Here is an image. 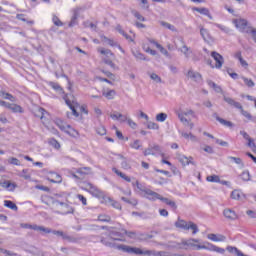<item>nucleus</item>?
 <instances>
[{"instance_id":"4c0bfd02","label":"nucleus","mask_w":256,"mask_h":256,"mask_svg":"<svg viewBox=\"0 0 256 256\" xmlns=\"http://www.w3.org/2000/svg\"><path fill=\"white\" fill-rule=\"evenodd\" d=\"M130 147L131 149H135L136 151H138V149H141L143 145L141 144V140H134L130 143Z\"/></svg>"},{"instance_id":"bf43d9fd","label":"nucleus","mask_w":256,"mask_h":256,"mask_svg":"<svg viewBox=\"0 0 256 256\" xmlns=\"http://www.w3.org/2000/svg\"><path fill=\"white\" fill-rule=\"evenodd\" d=\"M96 133L98 135H106L107 134V130L105 129V126H99L97 129H96Z\"/></svg>"},{"instance_id":"3c124183","label":"nucleus","mask_w":256,"mask_h":256,"mask_svg":"<svg viewBox=\"0 0 256 256\" xmlns=\"http://www.w3.org/2000/svg\"><path fill=\"white\" fill-rule=\"evenodd\" d=\"M8 163L10 165H16L17 167L21 166V161H19V159L15 158V157L9 158Z\"/></svg>"},{"instance_id":"9d476101","label":"nucleus","mask_w":256,"mask_h":256,"mask_svg":"<svg viewBox=\"0 0 256 256\" xmlns=\"http://www.w3.org/2000/svg\"><path fill=\"white\" fill-rule=\"evenodd\" d=\"M207 251H214L215 253H220V255H223L225 253V249L219 247V246H216V245H213L211 243H207V245H205Z\"/></svg>"},{"instance_id":"bb28decb","label":"nucleus","mask_w":256,"mask_h":256,"mask_svg":"<svg viewBox=\"0 0 256 256\" xmlns=\"http://www.w3.org/2000/svg\"><path fill=\"white\" fill-rule=\"evenodd\" d=\"M160 201H162V203H165L166 205H169V207H172V209H177V204L173 200L160 196Z\"/></svg>"},{"instance_id":"338daca9","label":"nucleus","mask_w":256,"mask_h":256,"mask_svg":"<svg viewBox=\"0 0 256 256\" xmlns=\"http://www.w3.org/2000/svg\"><path fill=\"white\" fill-rule=\"evenodd\" d=\"M45 113H47V111H45V109L38 108V115H37V117H40V119L43 120L45 118Z\"/></svg>"},{"instance_id":"2f4dec72","label":"nucleus","mask_w":256,"mask_h":256,"mask_svg":"<svg viewBox=\"0 0 256 256\" xmlns=\"http://www.w3.org/2000/svg\"><path fill=\"white\" fill-rule=\"evenodd\" d=\"M104 41L106 43H108V45H110V47H118V49H120L122 51V53H125V51H123V48L121 46H119V44H117V42L115 40L104 37Z\"/></svg>"},{"instance_id":"473e14b6","label":"nucleus","mask_w":256,"mask_h":256,"mask_svg":"<svg viewBox=\"0 0 256 256\" xmlns=\"http://www.w3.org/2000/svg\"><path fill=\"white\" fill-rule=\"evenodd\" d=\"M242 81H244V84L246 87H249L250 89L255 87V82L251 78H247L245 76H241Z\"/></svg>"},{"instance_id":"b1692460","label":"nucleus","mask_w":256,"mask_h":256,"mask_svg":"<svg viewBox=\"0 0 256 256\" xmlns=\"http://www.w3.org/2000/svg\"><path fill=\"white\" fill-rule=\"evenodd\" d=\"M64 133H67L68 135H70L71 137H79V132H77V130H75L74 128H72L69 125H66V128L64 130Z\"/></svg>"},{"instance_id":"f03ea898","label":"nucleus","mask_w":256,"mask_h":256,"mask_svg":"<svg viewBox=\"0 0 256 256\" xmlns=\"http://www.w3.org/2000/svg\"><path fill=\"white\" fill-rule=\"evenodd\" d=\"M82 189L90 193V195L96 199H105V192L89 182H84Z\"/></svg>"},{"instance_id":"f8f14e48","label":"nucleus","mask_w":256,"mask_h":256,"mask_svg":"<svg viewBox=\"0 0 256 256\" xmlns=\"http://www.w3.org/2000/svg\"><path fill=\"white\" fill-rule=\"evenodd\" d=\"M111 119H113V121H120L121 123H125L127 122V115H123L117 111H115L114 113H112L110 115Z\"/></svg>"},{"instance_id":"0e129e2a","label":"nucleus","mask_w":256,"mask_h":256,"mask_svg":"<svg viewBox=\"0 0 256 256\" xmlns=\"http://www.w3.org/2000/svg\"><path fill=\"white\" fill-rule=\"evenodd\" d=\"M52 21H53L54 25H56V27L63 26V22H61V20H59V17H57V16H53Z\"/></svg>"},{"instance_id":"8fccbe9b","label":"nucleus","mask_w":256,"mask_h":256,"mask_svg":"<svg viewBox=\"0 0 256 256\" xmlns=\"http://www.w3.org/2000/svg\"><path fill=\"white\" fill-rule=\"evenodd\" d=\"M28 251L32 254V255H41V250H39V248L35 247V246H30L28 248Z\"/></svg>"},{"instance_id":"7ed1b4c3","label":"nucleus","mask_w":256,"mask_h":256,"mask_svg":"<svg viewBox=\"0 0 256 256\" xmlns=\"http://www.w3.org/2000/svg\"><path fill=\"white\" fill-rule=\"evenodd\" d=\"M233 24L241 33H251L253 31V28L249 27V22L243 18L233 20Z\"/></svg>"},{"instance_id":"4468645a","label":"nucleus","mask_w":256,"mask_h":256,"mask_svg":"<svg viewBox=\"0 0 256 256\" xmlns=\"http://www.w3.org/2000/svg\"><path fill=\"white\" fill-rule=\"evenodd\" d=\"M81 12V8L77 7L73 10V16L71 18V21L69 23V27H75L77 25V19L79 18V13Z\"/></svg>"},{"instance_id":"f257e3e1","label":"nucleus","mask_w":256,"mask_h":256,"mask_svg":"<svg viewBox=\"0 0 256 256\" xmlns=\"http://www.w3.org/2000/svg\"><path fill=\"white\" fill-rule=\"evenodd\" d=\"M199 243V239H183L180 243L174 245L176 249H185L186 251L189 249H194L196 251H201V249H205V245L197 244Z\"/></svg>"},{"instance_id":"58836bf2","label":"nucleus","mask_w":256,"mask_h":256,"mask_svg":"<svg viewBox=\"0 0 256 256\" xmlns=\"http://www.w3.org/2000/svg\"><path fill=\"white\" fill-rule=\"evenodd\" d=\"M102 95L106 97V99H114L116 92L115 90L103 91Z\"/></svg>"},{"instance_id":"79ce46f5","label":"nucleus","mask_w":256,"mask_h":256,"mask_svg":"<svg viewBox=\"0 0 256 256\" xmlns=\"http://www.w3.org/2000/svg\"><path fill=\"white\" fill-rule=\"evenodd\" d=\"M16 19H18L19 21H23L24 23H27L28 25H33V23H35L33 20L27 21V19H25V14H17Z\"/></svg>"},{"instance_id":"680f3d73","label":"nucleus","mask_w":256,"mask_h":256,"mask_svg":"<svg viewBox=\"0 0 256 256\" xmlns=\"http://www.w3.org/2000/svg\"><path fill=\"white\" fill-rule=\"evenodd\" d=\"M126 122L128 123L129 127H131V129H137V123H135V121H133L131 118H128V116Z\"/></svg>"},{"instance_id":"cd10ccee","label":"nucleus","mask_w":256,"mask_h":256,"mask_svg":"<svg viewBox=\"0 0 256 256\" xmlns=\"http://www.w3.org/2000/svg\"><path fill=\"white\" fill-rule=\"evenodd\" d=\"M8 109H10L12 113H23V107L15 103H10V106Z\"/></svg>"},{"instance_id":"9b49d317","label":"nucleus","mask_w":256,"mask_h":256,"mask_svg":"<svg viewBox=\"0 0 256 256\" xmlns=\"http://www.w3.org/2000/svg\"><path fill=\"white\" fill-rule=\"evenodd\" d=\"M64 100H65L66 105H68V107L71 109L72 114L74 115V117H79V112H77V108H76L77 103H75V102L71 103L69 98H67V96L64 97Z\"/></svg>"},{"instance_id":"aec40b11","label":"nucleus","mask_w":256,"mask_h":256,"mask_svg":"<svg viewBox=\"0 0 256 256\" xmlns=\"http://www.w3.org/2000/svg\"><path fill=\"white\" fill-rule=\"evenodd\" d=\"M187 77H189V79H192L193 81H196L197 83H199L202 79L201 75L199 74V72H195L193 70H189L187 73Z\"/></svg>"},{"instance_id":"c9c22d12","label":"nucleus","mask_w":256,"mask_h":256,"mask_svg":"<svg viewBox=\"0 0 256 256\" xmlns=\"http://www.w3.org/2000/svg\"><path fill=\"white\" fill-rule=\"evenodd\" d=\"M209 87H212L216 93H223V89H221V86L215 84V82L209 80L208 81Z\"/></svg>"},{"instance_id":"423d86ee","label":"nucleus","mask_w":256,"mask_h":256,"mask_svg":"<svg viewBox=\"0 0 256 256\" xmlns=\"http://www.w3.org/2000/svg\"><path fill=\"white\" fill-rule=\"evenodd\" d=\"M144 195H145L146 199H148L149 201H157V199L160 201V199H161V194H159L149 188L147 190H144Z\"/></svg>"},{"instance_id":"a19ab883","label":"nucleus","mask_w":256,"mask_h":256,"mask_svg":"<svg viewBox=\"0 0 256 256\" xmlns=\"http://www.w3.org/2000/svg\"><path fill=\"white\" fill-rule=\"evenodd\" d=\"M156 121H158V123H165V121H167V114L163 112L157 114Z\"/></svg>"},{"instance_id":"e2e57ef3","label":"nucleus","mask_w":256,"mask_h":256,"mask_svg":"<svg viewBox=\"0 0 256 256\" xmlns=\"http://www.w3.org/2000/svg\"><path fill=\"white\" fill-rule=\"evenodd\" d=\"M247 146L252 150V151H256V145H255V140H253V138H251L250 140H248V144Z\"/></svg>"},{"instance_id":"20e7f679","label":"nucleus","mask_w":256,"mask_h":256,"mask_svg":"<svg viewBox=\"0 0 256 256\" xmlns=\"http://www.w3.org/2000/svg\"><path fill=\"white\" fill-rule=\"evenodd\" d=\"M98 52L101 53V55H105L106 58H104V63L106 65H109V67H111L112 69H116L115 63H113V57H115V55L113 54V52H111V50L109 49H105V48H98Z\"/></svg>"},{"instance_id":"f704fd0d","label":"nucleus","mask_w":256,"mask_h":256,"mask_svg":"<svg viewBox=\"0 0 256 256\" xmlns=\"http://www.w3.org/2000/svg\"><path fill=\"white\" fill-rule=\"evenodd\" d=\"M133 56L138 61H147V58L145 57V54L139 52V51H132Z\"/></svg>"},{"instance_id":"c85d7f7f","label":"nucleus","mask_w":256,"mask_h":256,"mask_svg":"<svg viewBox=\"0 0 256 256\" xmlns=\"http://www.w3.org/2000/svg\"><path fill=\"white\" fill-rule=\"evenodd\" d=\"M214 117L216 121H219L221 125H224V127H233V123L231 121H227L221 117H219L217 114H214Z\"/></svg>"},{"instance_id":"dca6fc26","label":"nucleus","mask_w":256,"mask_h":256,"mask_svg":"<svg viewBox=\"0 0 256 256\" xmlns=\"http://www.w3.org/2000/svg\"><path fill=\"white\" fill-rule=\"evenodd\" d=\"M224 101L228 103V105H230L231 107H235V109H243V106L241 105V103L235 101L231 97L224 96Z\"/></svg>"},{"instance_id":"a211bd4d","label":"nucleus","mask_w":256,"mask_h":256,"mask_svg":"<svg viewBox=\"0 0 256 256\" xmlns=\"http://www.w3.org/2000/svg\"><path fill=\"white\" fill-rule=\"evenodd\" d=\"M180 53H183L186 59H189L193 55V50H191L187 45L183 44L182 47L178 49Z\"/></svg>"},{"instance_id":"393cba45","label":"nucleus","mask_w":256,"mask_h":256,"mask_svg":"<svg viewBox=\"0 0 256 256\" xmlns=\"http://www.w3.org/2000/svg\"><path fill=\"white\" fill-rule=\"evenodd\" d=\"M112 171L118 175V177H121V179H124V181H127V183H131V177L125 175L123 172L119 171L117 168H113Z\"/></svg>"},{"instance_id":"864d4df0","label":"nucleus","mask_w":256,"mask_h":256,"mask_svg":"<svg viewBox=\"0 0 256 256\" xmlns=\"http://www.w3.org/2000/svg\"><path fill=\"white\" fill-rule=\"evenodd\" d=\"M149 155H157V153L153 152V146L149 145L147 149L144 150V156L147 157Z\"/></svg>"},{"instance_id":"c756f323","label":"nucleus","mask_w":256,"mask_h":256,"mask_svg":"<svg viewBox=\"0 0 256 256\" xmlns=\"http://www.w3.org/2000/svg\"><path fill=\"white\" fill-rule=\"evenodd\" d=\"M193 11H197V13H200L201 15H206V17H209V19H213V17L209 13V9H207V8H197V7H194Z\"/></svg>"},{"instance_id":"39448f33","label":"nucleus","mask_w":256,"mask_h":256,"mask_svg":"<svg viewBox=\"0 0 256 256\" xmlns=\"http://www.w3.org/2000/svg\"><path fill=\"white\" fill-rule=\"evenodd\" d=\"M211 57H212V58L214 59V61L216 62V64H215L216 69H221V68L223 67V63H224V59H223V57L221 56V54H219V53L213 51V52H211ZM207 64L210 65V67H211L212 69H215V67H214L213 63L211 62V60H208V61H207Z\"/></svg>"},{"instance_id":"49530a36","label":"nucleus","mask_w":256,"mask_h":256,"mask_svg":"<svg viewBox=\"0 0 256 256\" xmlns=\"http://www.w3.org/2000/svg\"><path fill=\"white\" fill-rule=\"evenodd\" d=\"M228 159L230 161H234L236 165H241V167H245V164H243V160L241 158L233 157V156H228Z\"/></svg>"},{"instance_id":"c03bdc74","label":"nucleus","mask_w":256,"mask_h":256,"mask_svg":"<svg viewBox=\"0 0 256 256\" xmlns=\"http://www.w3.org/2000/svg\"><path fill=\"white\" fill-rule=\"evenodd\" d=\"M119 159H122L121 167L122 169H131L129 163H127V159L123 155H118Z\"/></svg>"},{"instance_id":"09e8293b","label":"nucleus","mask_w":256,"mask_h":256,"mask_svg":"<svg viewBox=\"0 0 256 256\" xmlns=\"http://www.w3.org/2000/svg\"><path fill=\"white\" fill-rule=\"evenodd\" d=\"M98 221H100V223H111V217L107 215H100L98 217Z\"/></svg>"},{"instance_id":"5fc2aeb1","label":"nucleus","mask_w":256,"mask_h":256,"mask_svg":"<svg viewBox=\"0 0 256 256\" xmlns=\"http://www.w3.org/2000/svg\"><path fill=\"white\" fill-rule=\"evenodd\" d=\"M147 129H153L155 131L159 130V124L155 123V122H147Z\"/></svg>"},{"instance_id":"4d7b16f0","label":"nucleus","mask_w":256,"mask_h":256,"mask_svg":"<svg viewBox=\"0 0 256 256\" xmlns=\"http://www.w3.org/2000/svg\"><path fill=\"white\" fill-rule=\"evenodd\" d=\"M175 225H195V223L187 222L184 219L178 218V220L175 222Z\"/></svg>"},{"instance_id":"0eeeda50","label":"nucleus","mask_w":256,"mask_h":256,"mask_svg":"<svg viewBox=\"0 0 256 256\" xmlns=\"http://www.w3.org/2000/svg\"><path fill=\"white\" fill-rule=\"evenodd\" d=\"M53 234L57 235L58 237H61L62 239H64V241H68V243H75L77 241V239H75L72 236H69L63 231H53Z\"/></svg>"},{"instance_id":"ea45409f","label":"nucleus","mask_w":256,"mask_h":256,"mask_svg":"<svg viewBox=\"0 0 256 256\" xmlns=\"http://www.w3.org/2000/svg\"><path fill=\"white\" fill-rule=\"evenodd\" d=\"M209 183H221V178L218 175H210L206 178Z\"/></svg>"},{"instance_id":"de8ad7c7","label":"nucleus","mask_w":256,"mask_h":256,"mask_svg":"<svg viewBox=\"0 0 256 256\" xmlns=\"http://www.w3.org/2000/svg\"><path fill=\"white\" fill-rule=\"evenodd\" d=\"M135 185H137V189L138 191H142V193H145V191H147L148 188H145V186H143V184L139 183V181H134L132 182V186L135 187Z\"/></svg>"},{"instance_id":"f3484780","label":"nucleus","mask_w":256,"mask_h":256,"mask_svg":"<svg viewBox=\"0 0 256 256\" xmlns=\"http://www.w3.org/2000/svg\"><path fill=\"white\" fill-rule=\"evenodd\" d=\"M24 229H33L34 231H42V233H51V230L48 228H45L43 226H37V225H24L22 226Z\"/></svg>"},{"instance_id":"72a5a7b5","label":"nucleus","mask_w":256,"mask_h":256,"mask_svg":"<svg viewBox=\"0 0 256 256\" xmlns=\"http://www.w3.org/2000/svg\"><path fill=\"white\" fill-rule=\"evenodd\" d=\"M4 206L7 207L8 209H12V211H17L18 209L17 204L13 203V201L11 200H5Z\"/></svg>"},{"instance_id":"ddd939ff","label":"nucleus","mask_w":256,"mask_h":256,"mask_svg":"<svg viewBox=\"0 0 256 256\" xmlns=\"http://www.w3.org/2000/svg\"><path fill=\"white\" fill-rule=\"evenodd\" d=\"M180 229H183L184 231H191L192 235H197L199 233V228L197 225H178Z\"/></svg>"},{"instance_id":"5701e85b","label":"nucleus","mask_w":256,"mask_h":256,"mask_svg":"<svg viewBox=\"0 0 256 256\" xmlns=\"http://www.w3.org/2000/svg\"><path fill=\"white\" fill-rule=\"evenodd\" d=\"M178 119H180L183 125H185L186 127H189V129H193V127H195V125L192 122H189V120L185 118L184 114L179 113Z\"/></svg>"},{"instance_id":"603ef678","label":"nucleus","mask_w":256,"mask_h":256,"mask_svg":"<svg viewBox=\"0 0 256 256\" xmlns=\"http://www.w3.org/2000/svg\"><path fill=\"white\" fill-rule=\"evenodd\" d=\"M240 177H241L242 181H251V174L249 173V171L242 172Z\"/></svg>"},{"instance_id":"37998d69","label":"nucleus","mask_w":256,"mask_h":256,"mask_svg":"<svg viewBox=\"0 0 256 256\" xmlns=\"http://www.w3.org/2000/svg\"><path fill=\"white\" fill-rule=\"evenodd\" d=\"M50 87H52V89H54V91H57L58 93H63V88L61 87V85H59V83L50 82Z\"/></svg>"},{"instance_id":"052dcab7","label":"nucleus","mask_w":256,"mask_h":256,"mask_svg":"<svg viewBox=\"0 0 256 256\" xmlns=\"http://www.w3.org/2000/svg\"><path fill=\"white\" fill-rule=\"evenodd\" d=\"M109 203H111L112 207H114V209H121V204H119V202L114 201L111 198H108Z\"/></svg>"},{"instance_id":"a18cd8bd","label":"nucleus","mask_w":256,"mask_h":256,"mask_svg":"<svg viewBox=\"0 0 256 256\" xmlns=\"http://www.w3.org/2000/svg\"><path fill=\"white\" fill-rule=\"evenodd\" d=\"M55 125H57V127H59V129H61V131H65V129L67 127V124H65V122H63V120H61V119H56Z\"/></svg>"},{"instance_id":"e433bc0d","label":"nucleus","mask_w":256,"mask_h":256,"mask_svg":"<svg viewBox=\"0 0 256 256\" xmlns=\"http://www.w3.org/2000/svg\"><path fill=\"white\" fill-rule=\"evenodd\" d=\"M200 35L202 36L204 41H209V39H211V35L209 34V30H207L205 28L200 29Z\"/></svg>"},{"instance_id":"6e6552de","label":"nucleus","mask_w":256,"mask_h":256,"mask_svg":"<svg viewBox=\"0 0 256 256\" xmlns=\"http://www.w3.org/2000/svg\"><path fill=\"white\" fill-rule=\"evenodd\" d=\"M47 179L50 181V183H61L63 181V178H61V175H59L56 172H49L47 174Z\"/></svg>"},{"instance_id":"412c9836","label":"nucleus","mask_w":256,"mask_h":256,"mask_svg":"<svg viewBox=\"0 0 256 256\" xmlns=\"http://www.w3.org/2000/svg\"><path fill=\"white\" fill-rule=\"evenodd\" d=\"M178 160L180 163H182V165L186 166V165H195V162L193 161L192 157H187V156H178Z\"/></svg>"},{"instance_id":"6ab92c4d","label":"nucleus","mask_w":256,"mask_h":256,"mask_svg":"<svg viewBox=\"0 0 256 256\" xmlns=\"http://www.w3.org/2000/svg\"><path fill=\"white\" fill-rule=\"evenodd\" d=\"M90 171H91V169H89V168H80L77 170V172H76L77 174H73V177L75 179H83V176L89 175Z\"/></svg>"},{"instance_id":"69168bd1","label":"nucleus","mask_w":256,"mask_h":256,"mask_svg":"<svg viewBox=\"0 0 256 256\" xmlns=\"http://www.w3.org/2000/svg\"><path fill=\"white\" fill-rule=\"evenodd\" d=\"M150 78L152 79V81H155L156 83H161V77H159V75H157L156 73H152L150 75Z\"/></svg>"},{"instance_id":"1a4fd4ad","label":"nucleus","mask_w":256,"mask_h":256,"mask_svg":"<svg viewBox=\"0 0 256 256\" xmlns=\"http://www.w3.org/2000/svg\"><path fill=\"white\" fill-rule=\"evenodd\" d=\"M207 239L210 241H214L215 243L226 241L227 237L223 236L222 234H208Z\"/></svg>"},{"instance_id":"4be33fe9","label":"nucleus","mask_w":256,"mask_h":256,"mask_svg":"<svg viewBox=\"0 0 256 256\" xmlns=\"http://www.w3.org/2000/svg\"><path fill=\"white\" fill-rule=\"evenodd\" d=\"M223 213L226 219H230L231 221L237 219V213H235L233 210L229 208H226Z\"/></svg>"},{"instance_id":"13d9d810","label":"nucleus","mask_w":256,"mask_h":256,"mask_svg":"<svg viewBox=\"0 0 256 256\" xmlns=\"http://www.w3.org/2000/svg\"><path fill=\"white\" fill-rule=\"evenodd\" d=\"M157 49H159L160 53H162V55H165V57H170L167 49L163 48L161 44H157Z\"/></svg>"},{"instance_id":"a878e982","label":"nucleus","mask_w":256,"mask_h":256,"mask_svg":"<svg viewBox=\"0 0 256 256\" xmlns=\"http://www.w3.org/2000/svg\"><path fill=\"white\" fill-rule=\"evenodd\" d=\"M0 97H2L3 99H7L8 101H11L12 103H15V101H17V98H15V96H13L12 94H9L5 91L0 92Z\"/></svg>"},{"instance_id":"774afa93","label":"nucleus","mask_w":256,"mask_h":256,"mask_svg":"<svg viewBox=\"0 0 256 256\" xmlns=\"http://www.w3.org/2000/svg\"><path fill=\"white\" fill-rule=\"evenodd\" d=\"M76 197L79 199V201H81L82 205H87V198H85V196L78 194Z\"/></svg>"},{"instance_id":"6e6d98bb","label":"nucleus","mask_w":256,"mask_h":256,"mask_svg":"<svg viewBox=\"0 0 256 256\" xmlns=\"http://www.w3.org/2000/svg\"><path fill=\"white\" fill-rule=\"evenodd\" d=\"M160 25H162V27H166V29H169L170 31H177V30L175 29V26L169 24L168 22L161 21V22H160Z\"/></svg>"},{"instance_id":"7c9ffc66","label":"nucleus","mask_w":256,"mask_h":256,"mask_svg":"<svg viewBox=\"0 0 256 256\" xmlns=\"http://www.w3.org/2000/svg\"><path fill=\"white\" fill-rule=\"evenodd\" d=\"M243 197H245V195H243V192H241L239 190H234L231 193V198L235 199L236 201H241V199H243Z\"/></svg>"},{"instance_id":"2eb2a0df","label":"nucleus","mask_w":256,"mask_h":256,"mask_svg":"<svg viewBox=\"0 0 256 256\" xmlns=\"http://www.w3.org/2000/svg\"><path fill=\"white\" fill-rule=\"evenodd\" d=\"M60 213H62V215H69V213H73V207H71L70 205L60 202Z\"/></svg>"}]
</instances>
